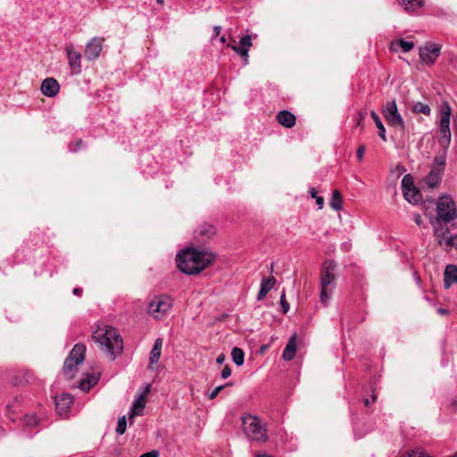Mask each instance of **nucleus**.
Returning <instances> with one entry per match:
<instances>
[{
    "label": "nucleus",
    "mask_w": 457,
    "mask_h": 457,
    "mask_svg": "<svg viewBox=\"0 0 457 457\" xmlns=\"http://www.w3.org/2000/svg\"><path fill=\"white\" fill-rule=\"evenodd\" d=\"M216 258L215 253L209 251L187 248L177 254V266L185 274L193 275L204 270Z\"/></svg>",
    "instance_id": "nucleus-1"
},
{
    "label": "nucleus",
    "mask_w": 457,
    "mask_h": 457,
    "mask_svg": "<svg viewBox=\"0 0 457 457\" xmlns=\"http://www.w3.org/2000/svg\"><path fill=\"white\" fill-rule=\"evenodd\" d=\"M92 339L102 350L108 353L112 360L123 351L122 337L117 328L112 326H99L92 334Z\"/></svg>",
    "instance_id": "nucleus-2"
},
{
    "label": "nucleus",
    "mask_w": 457,
    "mask_h": 457,
    "mask_svg": "<svg viewBox=\"0 0 457 457\" xmlns=\"http://www.w3.org/2000/svg\"><path fill=\"white\" fill-rule=\"evenodd\" d=\"M337 263L332 260L324 261L320 270V302L327 306L336 288Z\"/></svg>",
    "instance_id": "nucleus-3"
},
{
    "label": "nucleus",
    "mask_w": 457,
    "mask_h": 457,
    "mask_svg": "<svg viewBox=\"0 0 457 457\" xmlns=\"http://www.w3.org/2000/svg\"><path fill=\"white\" fill-rule=\"evenodd\" d=\"M241 420L243 432L248 440L258 444H263L268 440L266 424L260 418L245 414Z\"/></svg>",
    "instance_id": "nucleus-4"
},
{
    "label": "nucleus",
    "mask_w": 457,
    "mask_h": 457,
    "mask_svg": "<svg viewBox=\"0 0 457 457\" xmlns=\"http://www.w3.org/2000/svg\"><path fill=\"white\" fill-rule=\"evenodd\" d=\"M452 108L447 101H443L439 106V143L443 148L447 149L451 143L450 119Z\"/></svg>",
    "instance_id": "nucleus-5"
},
{
    "label": "nucleus",
    "mask_w": 457,
    "mask_h": 457,
    "mask_svg": "<svg viewBox=\"0 0 457 457\" xmlns=\"http://www.w3.org/2000/svg\"><path fill=\"white\" fill-rule=\"evenodd\" d=\"M86 346L83 344H76L64 361L62 367L63 375L67 378H74L77 367L85 359Z\"/></svg>",
    "instance_id": "nucleus-6"
},
{
    "label": "nucleus",
    "mask_w": 457,
    "mask_h": 457,
    "mask_svg": "<svg viewBox=\"0 0 457 457\" xmlns=\"http://www.w3.org/2000/svg\"><path fill=\"white\" fill-rule=\"evenodd\" d=\"M437 218L448 223L457 219V210L454 201L449 195H442L436 205Z\"/></svg>",
    "instance_id": "nucleus-7"
},
{
    "label": "nucleus",
    "mask_w": 457,
    "mask_h": 457,
    "mask_svg": "<svg viewBox=\"0 0 457 457\" xmlns=\"http://www.w3.org/2000/svg\"><path fill=\"white\" fill-rule=\"evenodd\" d=\"M382 113L389 126L397 128L401 131L404 130L405 122L398 111L395 100L389 101L383 105Z\"/></svg>",
    "instance_id": "nucleus-8"
},
{
    "label": "nucleus",
    "mask_w": 457,
    "mask_h": 457,
    "mask_svg": "<svg viewBox=\"0 0 457 457\" xmlns=\"http://www.w3.org/2000/svg\"><path fill=\"white\" fill-rule=\"evenodd\" d=\"M172 300L168 295H158L155 296L148 306V312L154 319H162L171 308Z\"/></svg>",
    "instance_id": "nucleus-9"
},
{
    "label": "nucleus",
    "mask_w": 457,
    "mask_h": 457,
    "mask_svg": "<svg viewBox=\"0 0 457 457\" xmlns=\"http://www.w3.org/2000/svg\"><path fill=\"white\" fill-rule=\"evenodd\" d=\"M104 41V38L95 37L87 43L84 50V56L87 61H95L99 57L103 50Z\"/></svg>",
    "instance_id": "nucleus-10"
},
{
    "label": "nucleus",
    "mask_w": 457,
    "mask_h": 457,
    "mask_svg": "<svg viewBox=\"0 0 457 457\" xmlns=\"http://www.w3.org/2000/svg\"><path fill=\"white\" fill-rule=\"evenodd\" d=\"M441 47L436 44H427L425 46L420 48V58L422 62L431 65L439 56Z\"/></svg>",
    "instance_id": "nucleus-11"
},
{
    "label": "nucleus",
    "mask_w": 457,
    "mask_h": 457,
    "mask_svg": "<svg viewBox=\"0 0 457 457\" xmlns=\"http://www.w3.org/2000/svg\"><path fill=\"white\" fill-rule=\"evenodd\" d=\"M150 386L147 385L143 393H141L137 399L134 401L132 407L130 409L129 420L130 424L133 422V419L136 416L143 415V411L146 404V394L149 392Z\"/></svg>",
    "instance_id": "nucleus-12"
},
{
    "label": "nucleus",
    "mask_w": 457,
    "mask_h": 457,
    "mask_svg": "<svg viewBox=\"0 0 457 457\" xmlns=\"http://www.w3.org/2000/svg\"><path fill=\"white\" fill-rule=\"evenodd\" d=\"M65 52L70 67L75 71L76 73H79L81 71V54L78 52L72 44H69L65 46Z\"/></svg>",
    "instance_id": "nucleus-13"
},
{
    "label": "nucleus",
    "mask_w": 457,
    "mask_h": 457,
    "mask_svg": "<svg viewBox=\"0 0 457 457\" xmlns=\"http://www.w3.org/2000/svg\"><path fill=\"white\" fill-rule=\"evenodd\" d=\"M60 90L59 83L53 78H47L41 84V92L48 97L55 96Z\"/></svg>",
    "instance_id": "nucleus-14"
},
{
    "label": "nucleus",
    "mask_w": 457,
    "mask_h": 457,
    "mask_svg": "<svg viewBox=\"0 0 457 457\" xmlns=\"http://www.w3.org/2000/svg\"><path fill=\"white\" fill-rule=\"evenodd\" d=\"M73 403V397L70 394H62L55 397L56 410L62 414H65Z\"/></svg>",
    "instance_id": "nucleus-15"
},
{
    "label": "nucleus",
    "mask_w": 457,
    "mask_h": 457,
    "mask_svg": "<svg viewBox=\"0 0 457 457\" xmlns=\"http://www.w3.org/2000/svg\"><path fill=\"white\" fill-rule=\"evenodd\" d=\"M277 120L281 126L291 129L295 125L296 119L291 112L283 110L278 112Z\"/></svg>",
    "instance_id": "nucleus-16"
},
{
    "label": "nucleus",
    "mask_w": 457,
    "mask_h": 457,
    "mask_svg": "<svg viewBox=\"0 0 457 457\" xmlns=\"http://www.w3.org/2000/svg\"><path fill=\"white\" fill-rule=\"evenodd\" d=\"M431 225L434 229V236L439 238V244H441V239H444L449 233L448 227L444 225L443 220L437 217L431 220Z\"/></svg>",
    "instance_id": "nucleus-17"
},
{
    "label": "nucleus",
    "mask_w": 457,
    "mask_h": 457,
    "mask_svg": "<svg viewBox=\"0 0 457 457\" xmlns=\"http://www.w3.org/2000/svg\"><path fill=\"white\" fill-rule=\"evenodd\" d=\"M457 283V266L448 264L444 272V284L445 288H449L453 284Z\"/></svg>",
    "instance_id": "nucleus-18"
},
{
    "label": "nucleus",
    "mask_w": 457,
    "mask_h": 457,
    "mask_svg": "<svg viewBox=\"0 0 457 457\" xmlns=\"http://www.w3.org/2000/svg\"><path fill=\"white\" fill-rule=\"evenodd\" d=\"M443 173L444 171L440 169L431 168L425 180L428 187L431 188L436 187L441 183Z\"/></svg>",
    "instance_id": "nucleus-19"
},
{
    "label": "nucleus",
    "mask_w": 457,
    "mask_h": 457,
    "mask_svg": "<svg viewBox=\"0 0 457 457\" xmlns=\"http://www.w3.org/2000/svg\"><path fill=\"white\" fill-rule=\"evenodd\" d=\"M295 352H296V335H293L289 338V340L283 351L282 358L285 361H289L294 359V357L295 355Z\"/></svg>",
    "instance_id": "nucleus-20"
},
{
    "label": "nucleus",
    "mask_w": 457,
    "mask_h": 457,
    "mask_svg": "<svg viewBox=\"0 0 457 457\" xmlns=\"http://www.w3.org/2000/svg\"><path fill=\"white\" fill-rule=\"evenodd\" d=\"M276 279L274 277H269L267 278L262 279L261 283V288L257 295V300L261 301L265 298L268 292L275 286Z\"/></svg>",
    "instance_id": "nucleus-21"
},
{
    "label": "nucleus",
    "mask_w": 457,
    "mask_h": 457,
    "mask_svg": "<svg viewBox=\"0 0 457 457\" xmlns=\"http://www.w3.org/2000/svg\"><path fill=\"white\" fill-rule=\"evenodd\" d=\"M162 339L157 338L154 341L153 349L150 353V358H149L150 365H153V364H155L158 362V361L161 357V353H162Z\"/></svg>",
    "instance_id": "nucleus-22"
},
{
    "label": "nucleus",
    "mask_w": 457,
    "mask_h": 457,
    "mask_svg": "<svg viewBox=\"0 0 457 457\" xmlns=\"http://www.w3.org/2000/svg\"><path fill=\"white\" fill-rule=\"evenodd\" d=\"M403 8L408 12H412L420 9L423 5V0H397Z\"/></svg>",
    "instance_id": "nucleus-23"
},
{
    "label": "nucleus",
    "mask_w": 457,
    "mask_h": 457,
    "mask_svg": "<svg viewBox=\"0 0 457 457\" xmlns=\"http://www.w3.org/2000/svg\"><path fill=\"white\" fill-rule=\"evenodd\" d=\"M396 47H401L403 52L408 53L414 47V43L400 38L391 43V49L396 50Z\"/></svg>",
    "instance_id": "nucleus-24"
},
{
    "label": "nucleus",
    "mask_w": 457,
    "mask_h": 457,
    "mask_svg": "<svg viewBox=\"0 0 457 457\" xmlns=\"http://www.w3.org/2000/svg\"><path fill=\"white\" fill-rule=\"evenodd\" d=\"M403 197L411 204H418L421 200V195L416 187L411 188L403 194Z\"/></svg>",
    "instance_id": "nucleus-25"
},
{
    "label": "nucleus",
    "mask_w": 457,
    "mask_h": 457,
    "mask_svg": "<svg viewBox=\"0 0 457 457\" xmlns=\"http://www.w3.org/2000/svg\"><path fill=\"white\" fill-rule=\"evenodd\" d=\"M215 232H216L215 228L212 225L207 224V223L203 224L196 230L197 235L203 238H204V237L209 238L212 236H213L215 234Z\"/></svg>",
    "instance_id": "nucleus-26"
},
{
    "label": "nucleus",
    "mask_w": 457,
    "mask_h": 457,
    "mask_svg": "<svg viewBox=\"0 0 457 457\" xmlns=\"http://www.w3.org/2000/svg\"><path fill=\"white\" fill-rule=\"evenodd\" d=\"M372 120H374L376 127L378 129V136L383 141H386V129L379 118V116L372 111L370 113Z\"/></svg>",
    "instance_id": "nucleus-27"
},
{
    "label": "nucleus",
    "mask_w": 457,
    "mask_h": 457,
    "mask_svg": "<svg viewBox=\"0 0 457 457\" xmlns=\"http://www.w3.org/2000/svg\"><path fill=\"white\" fill-rule=\"evenodd\" d=\"M98 381V377L95 375L88 376L86 379H83L79 383V388L82 391L87 392L89 389L94 386Z\"/></svg>",
    "instance_id": "nucleus-28"
},
{
    "label": "nucleus",
    "mask_w": 457,
    "mask_h": 457,
    "mask_svg": "<svg viewBox=\"0 0 457 457\" xmlns=\"http://www.w3.org/2000/svg\"><path fill=\"white\" fill-rule=\"evenodd\" d=\"M329 204H330L331 208L336 211H340L342 209V207H343L342 196L338 190L333 191Z\"/></svg>",
    "instance_id": "nucleus-29"
},
{
    "label": "nucleus",
    "mask_w": 457,
    "mask_h": 457,
    "mask_svg": "<svg viewBox=\"0 0 457 457\" xmlns=\"http://www.w3.org/2000/svg\"><path fill=\"white\" fill-rule=\"evenodd\" d=\"M231 356L234 363L237 366H241L245 361V353L239 347H234L231 351Z\"/></svg>",
    "instance_id": "nucleus-30"
},
{
    "label": "nucleus",
    "mask_w": 457,
    "mask_h": 457,
    "mask_svg": "<svg viewBox=\"0 0 457 457\" xmlns=\"http://www.w3.org/2000/svg\"><path fill=\"white\" fill-rule=\"evenodd\" d=\"M446 150L447 149L444 148L443 153L440 155L435 157L432 168L440 169L443 171L445 170L446 162Z\"/></svg>",
    "instance_id": "nucleus-31"
},
{
    "label": "nucleus",
    "mask_w": 457,
    "mask_h": 457,
    "mask_svg": "<svg viewBox=\"0 0 457 457\" xmlns=\"http://www.w3.org/2000/svg\"><path fill=\"white\" fill-rule=\"evenodd\" d=\"M412 110L416 113H422L427 116L430 115L431 112L430 107L428 104H423L421 102L414 103Z\"/></svg>",
    "instance_id": "nucleus-32"
},
{
    "label": "nucleus",
    "mask_w": 457,
    "mask_h": 457,
    "mask_svg": "<svg viewBox=\"0 0 457 457\" xmlns=\"http://www.w3.org/2000/svg\"><path fill=\"white\" fill-rule=\"evenodd\" d=\"M413 187H414V182H413V179H412L411 175V174L404 175L402 179L403 194H404L406 191H409L411 188H413Z\"/></svg>",
    "instance_id": "nucleus-33"
},
{
    "label": "nucleus",
    "mask_w": 457,
    "mask_h": 457,
    "mask_svg": "<svg viewBox=\"0 0 457 457\" xmlns=\"http://www.w3.org/2000/svg\"><path fill=\"white\" fill-rule=\"evenodd\" d=\"M127 428V420L125 416H122L119 419L117 428H116V433L118 435H123Z\"/></svg>",
    "instance_id": "nucleus-34"
},
{
    "label": "nucleus",
    "mask_w": 457,
    "mask_h": 457,
    "mask_svg": "<svg viewBox=\"0 0 457 457\" xmlns=\"http://www.w3.org/2000/svg\"><path fill=\"white\" fill-rule=\"evenodd\" d=\"M229 47H231L237 54H238L240 56L245 58V62H247L248 57V49L245 47L240 46H235V45H228Z\"/></svg>",
    "instance_id": "nucleus-35"
},
{
    "label": "nucleus",
    "mask_w": 457,
    "mask_h": 457,
    "mask_svg": "<svg viewBox=\"0 0 457 457\" xmlns=\"http://www.w3.org/2000/svg\"><path fill=\"white\" fill-rule=\"evenodd\" d=\"M24 422L27 426L35 427L38 424V419L36 415H26Z\"/></svg>",
    "instance_id": "nucleus-36"
},
{
    "label": "nucleus",
    "mask_w": 457,
    "mask_h": 457,
    "mask_svg": "<svg viewBox=\"0 0 457 457\" xmlns=\"http://www.w3.org/2000/svg\"><path fill=\"white\" fill-rule=\"evenodd\" d=\"M400 457H428L425 451L421 448H417L415 450H412L411 452L408 453L407 456H400Z\"/></svg>",
    "instance_id": "nucleus-37"
},
{
    "label": "nucleus",
    "mask_w": 457,
    "mask_h": 457,
    "mask_svg": "<svg viewBox=\"0 0 457 457\" xmlns=\"http://www.w3.org/2000/svg\"><path fill=\"white\" fill-rule=\"evenodd\" d=\"M239 45H241L242 46H244L249 50V48L252 46L251 36L246 35V36L243 37L239 41Z\"/></svg>",
    "instance_id": "nucleus-38"
},
{
    "label": "nucleus",
    "mask_w": 457,
    "mask_h": 457,
    "mask_svg": "<svg viewBox=\"0 0 457 457\" xmlns=\"http://www.w3.org/2000/svg\"><path fill=\"white\" fill-rule=\"evenodd\" d=\"M83 145V141L81 139L76 140L74 143L69 145V149L71 152L75 153Z\"/></svg>",
    "instance_id": "nucleus-39"
},
{
    "label": "nucleus",
    "mask_w": 457,
    "mask_h": 457,
    "mask_svg": "<svg viewBox=\"0 0 457 457\" xmlns=\"http://www.w3.org/2000/svg\"><path fill=\"white\" fill-rule=\"evenodd\" d=\"M280 305L282 307V311L284 313H287L289 310V303L286 300L285 293H282L280 295Z\"/></svg>",
    "instance_id": "nucleus-40"
},
{
    "label": "nucleus",
    "mask_w": 457,
    "mask_h": 457,
    "mask_svg": "<svg viewBox=\"0 0 457 457\" xmlns=\"http://www.w3.org/2000/svg\"><path fill=\"white\" fill-rule=\"evenodd\" d=\"M225 386H216L209 395V399L212 400L217 397L219 393L224 388Z\"/></svg>",
    "instance_id": "nucleus-41"
},
{
    "label": "nucleus",
    "mask_w": 457,
    "mask_h": 457,
    "mask_svg": "<svg viewBox=\"0 0 457 457\" xmlns=\"http://www.w3.org/2000/svg\"><path fill=\"white\" fill-rule=\"evenodd\" d=\"M364 153H365V146L363 145H361L357 148V151H356V156H357V159L359 162L362 161Z\"/></svg>",
    "instance_id": "nucleus-42"
},
{
    "label": "nucleus",
    "mask_w": 457,
    "mask_h": 457,
    "mask_svg": "<svg viewBox=\"0 0 457 457\" xmlns=\"http://www.w3.org/2000/svg\"><path fill=\"white\" fill-rule=\"evenodd\" d=\"M231 375V369L229 368V366L226 365L222 370H221V373H220V377L223 378V379H226L228 378V377H230Z\"/></svg>",
    "instance_id": "nucleus-43"
},
{
    "label": "nucleus",
    "mask_w": 457,
    "mask_h": 457,
    "mask_svg": "<svg viewBox=\"0 0 457 457\" xmlns=\"http://www.w3.org/2000/svg\"><path fill=\"white\" fill-rule=\"evenodd\" d=\"M158 456H159V452L156 450H153V451L147 452V453L140 455V457H158Z\"/></svg>",
    "instance_id": "nucleus-44"
},
{
    "label": "nucleus",
    "mask_w": 457,
    "mask_h": 457,
    "mask_svg": "<svg viewBox=\"0 0 457 457\" xmlns=\"http://www.w3.org/2000/svg\"><path fill=\"white\" fill-rule=\"evenodd\" d=\"M414 221L418 226H421L423 220H422L420 214L417 213L414 215Z\"/></svg>",
    "instance_id": "nucleus-45"
},
{
    "label": "nucleus",
    "mask_w": 457,
    "mask_h": 457,
    "mask_svg": "<svg viewBox=\"0 0 457 457\" xmlns=\"http://www.w3.org/2000/svg\"><path fill=\"white\" fill-rule=\"evenodd\" d=\"M315 200H316L317 205L319 206V209H321L323 207V204H324L323 197L318 196V197L315 198Z\"/></svg>",
    "instance_id": "nucleus-46"
},
{
    "label": "nucleus",
    "mask_w": 457,
    "mask_h": 457,
    "mask_svg": "<svg viewBox=\"0 0 457 457\" xmlns=\"http://www.w3.org/2000/svg\"><path fill=\"white\" fill-rule=\"evenodd\" d=\"M225 359H226V356L224 353H220L218 355L217 359H216V362L218 364H222L224 361H225Z\"/></svg>",
    "instance_id": "nucleus-47"
},
{
    "label": "nucleus",
    "mask_w": 457,
    "mask_h": 457,
    "mask_svg": "<svg viewBox=\"0 0 457 457\" xmlns=\"http://www.w3.org/2000/svg\"><path fill=\"white\" fill-rule=\"evenodd\" d=\"M363 119H364V115L361 112H359L356 125L361 126Z\"/></svg>",
    "instance_id": "nucleus-48"
},
{
    "label": "nucleus",
    "mask_w": 457,
    "mask_h": 457,
    "mask_svg": "<svg viewBox=\"0 0 457 457\" xmlns=\"http://www.w3.org/2000/svg\"><path fill=\"white\" fill-rule=\"evenodd\" d=\"M437 312L439 314H441V315H447V314H449V311L447 309H445V308H442V307L437 309Z\"/></svg>",
    "instance_id": "nucleus-49"
},
{
    "label": "nucleus",
    "mask_w": 457,
    "mask_h": 457,
    "mask_svg": "<svg viewBox=\"0 0 457 457\" xmlns=\"http://www.w3.org/2000/svg\"><path fill=\"white\" fill-rule=\"evenodd\" d=\"M220 30H221V27L220 26H215L213 28L214 36L215 37L219 36Z\"/></svg>",
    "instance_id": "nucleus-50"
},
{
    "label": "nucleus",
    "mask_w": 457,
    "mask_h": 457,
    "mask_svg": "<svg viewBox=\"0 0 457 457\" xmlns=\"http://www.w3.org/2000/svg\"><path fill=\"white\" fill-rule=\"evenodd\" d=\"M310 193H311V195H312V198L318 197L317 191H316V189L314 187L311 188Z\"/></svg>",
    "instance_id": "nucleus-51"
},
{
    "label": "nucleus",
    "mask_w": 457,
    "mask_h": 457,
    "mask_svg": "<svg viewBox=\"0 0 457 457\" xmlns=\"http://www.w3.org/2000/svg\"><path fill=\"white\" fill-rule=\"evenodd\" d=\"M81 291L82 290L80 288H74L73 294L76 295H80Z\"/></svg>",
    "instance_id": "nucleus-52"
},
{
    "label": "nucleus",
    "mask_w": 457,
    "mask_h": 457,
    "mask_svg": "<svg viewBox=\"0 0 457 457\" xmlns=\"http://www.w3.org/2000/svg\"><path fill=\"white\" fill-rule=\"evenodd\" d=\"M256 457H272V456L270 454L264 453L258 454Z\"/></svg>",
    "instance_id": "nucleus-53"
},
{
    "label": "nucleus",
    "mask_w": 457,
    "mask_h": 457,
    "mask_svg": "<svg viewBox=\"0 0 457 457\" xmlns=\"http://www.w3.org/2000/svg\"><path fill=\"white\" fill-rule=\"evenodd\" d=\"M220 41L221 43H225V42H226V38H225V37H224V36H222V37L220 38Z\"/></svg>",
    "instance_id": "nucleus-54"
},
{
    "label": "nucleus",
    "mask_w": 457,
    "mask_h": 457,
    "mask_svg": "<svg viewBox=\"0 0 457 457\" xmlns=\"http://www.w3.org/2000/svg\"><path fill=\"white\" fill-rule=\"evenodd\" d=\"M447 245H453V243H452V238H448V239H447Z\"/></svg>",
    "instance_id": "nucleus-55"
},
{
    "label": "nucleus",
    "mask_w": 457,
    "mask_h": 457,
    "mask_svg": "<svg viewBox=\"0 0 457 457\" xmlns=\"http://www.w3.org/2000/svg\"><path fill=\"white\" fill-rule=\"evenodd\" d=\"M370 404V401L368 399L365 400V405H369Z\"/></svg>",
    "instance_id": "nucleus-56"
},
{
    "label": "nucleus",
    "mask_w": 457,
    "mask_h": 457,
    "mask_svg": "<svg viewBox=\"0 0 457 457\" xmlns=\"http://www.w3.org/2000/svg\"><path fill=\"white\" fill-rule=\"evenodd\" d=\"M273 267H274V263H271V265H270V270L271 271L273 270Z\"/></svg>",
    "instance_id": "nucleus-57"
},
{
    "label": "nucleus",
    "mask_w": 457,
    "mask_h": 457,
    "mask_svg": "<svg viewBox=\"0 0 457 457\" xmlns=\"http://www.w3.org/2000/svg\"><path fill=\"white\" fill-rule=\"evenodd\" d=\"M157 3L163 4V0H157Z\"/></svg>",
    "instance_id": "nucleus-58"
},
{
    "label": "nucleus",
    "mask_w": 457,
    "mask_h": 457,
    "mask_svg": "<svg viewBox=\"0 0 457 457\" xmlns=\"http://www.w3.org/2000/svg\"><path fill=\"white\" fill-rule=\"evenodd\" d=\"M449 457H457V453H454V454H453V455H451Z\"/></svg>",
    "instance_id": "nucleus-59"
}]
</instances>
